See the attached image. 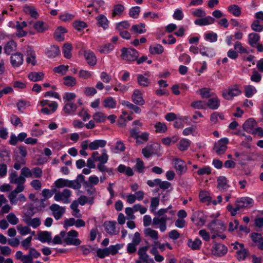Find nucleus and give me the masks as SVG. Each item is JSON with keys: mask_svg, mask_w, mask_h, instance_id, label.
Here are the masks:
<instances>
[{"mask_svg": "<svg viewBox=\"0 0 263 263\" xmlns=\"http://www.w3.org/2000/svg\"><path fill=\"white\" fill-rule=\"evenodd\" d=\"M211 173V168L209 166H204L202 168H199L197 171V174L200 176L210 175Z\"/></svg>", "mask_w": 263, "mask_h": 263, "instance_id": "nucleus-63", "label": "nucleus"}, {"mask_svg": "<svg viewBox=\"0 0 263 263\" xmlns=\"http://www.w3.org/2000/svg\"><path fill=\"white\" fill-rule=\"evenodd\" d=\"M148 246L140 248L138 251V254L139 256V260L145 263H155L152 258H150L146 253Z\"/></svg>", "mask_w": 263, "mask_h": 263, "instance_id": "nucleus-14", "label": "nucleus"}, {"mask_svg": "<svg viewBox=\"0 0 263 263\" xmlns=\"http://www.w3.org/2000/svg\"><path fill=\"white\" fill-rule=\"evenodd\" d=\"M132 100L133 103L140 106L143 105L145 103L141 91L138 89L134 90L132 96Z\"/></svg>", "mask_w": 263, "mask_h": 263, "instance_id": "nucleus-15", "label": "nucleus"}, {"mask_svg": "<svg viewBox=\"0 0 263 263\" xmlns=\"http://www.w3.org/2000/svg\"><path fill=\"white\" fill-rule=\"evenodd\" d=\"M123 246V245L122 244L117 243L115 245H111L109 246V247L106 248V249H107L108 255H109L110 254H111L114 255L116 254L118 252V251L121 249Z\"/></svg>", "mask_w": 263, "mask_h": 263, "instance_id": "nucleus-40", "label": "nucleus"}, {"mask_svg": "<svg viewBox=\"0 0 263 263\" xmlns=\"http://www.w3.org/2000/svg\"><path fill=\"white\" fill-rule=\"evenodd\" d=\"M50 210L52 211V215L56 220H59L65 213V208L54 203L50 206Z\"/></svg>", "mask_w": 263, "mask_h": 263, "instance_id": "nucleus-8", "label": "nucleus"}, {"mask_svg": "<svg viewBox=\"0 0 263 263\" xmlns=\"http://www.w3.org/2000/svg\"><path fill=\"white\" fill-rule=\"evenodd\" d=\"M34 28L38 32H43L46 29V25L42 21H37L34 24Z\"/></svg>", "mask_w": 263, "mask_h": 263, "instance_id": "nucleus-59", "label": "nucleus"}, {"mask_svg": "<svg viewBox=\"0 0 263 263\" xmlns=\"http://www.w3.org/2000/svg\"><path fill=\"white\" fill-rule=\"evenodd\" d=\"M256 122L253 118H249L243 124V129L247 133L251 134L254 130Z\"/></svg>", "mask_w": 263, "mask_h": 263, "instance_id": "nucleus-23", "label": "nucleus"}, {"mask_svg": "<svg viewBox=\"0 0 263 263\" xmlns=\"http://www.w3.org/2000/svg\"><path fill=\"white\" fill-rule=\"evenodd\" d=\"M228 11L235 16H239L241 13V8L236 5H230L228 7Z\"/></svg>", "mask_w": 263, "mask_h": 263, "instance_id": "nucleus-45", "label": "nucleus"}, {"mask_svg": "<svg viewBox=\"0 0 263 263\" xmlns=\"http://www.w3.org/2000/svg\"><path fill=\"white\" fill-rule=\"evenodd\" d=\"M154 126L155 132L158 133H164L167 129L166 124L163 122H158L156 123Z\"/></svg>", "mask_w": 263, "mask_h": 263, "instance_id": "nucleus-47", "label": "nucleus"}, {"mask_svg": "<svg viewBox=\"0 0 263 263\" xmlns=\"http://www.w3.org/2000/svg\"><path fill=\"white\" fill-rule=\"evenodd\" d=\"M37 239L42 243H49L52 240L51 233L48 231H41L37 234Z\"/></svg>", "mask_w": 263, "mask_h": 263, "instance_id": "nucleus-19", "label": "nucleus"}, {"mask_svg": "<svg viewBox=\"0 0 263 263\" xmlns=\"http://www.w3.org/2000/svg\"><path fill=\"white\" fill-rule=\"evenodd\" d=\"M73 27L78 31H81L87 27V24L82 21H75L73 22Z\"/></svg>", "mask_w": 263, "mask_h": 263, "instance_id": "nucleus-50", "label": "nucleus"}, {"mask_svg": "<svg viewBox=\"0 0 263 263\" xmlns=\"http://www.w3.org/2000/svg\"><path fill=\"white\" fill-rule=\"evenodd\" d=\"M199 197L200 200L202 202H209L211 200V198L210 193L207 191H201L200 192Z\"/></svg>", "mask_w": 263, "mask_h": 263, "instance_id": "nucleus-60", "label": "nucleus"}, {"mask_svg": "<svg viewBox=\"0 0 263 263\" xmlns=\"http://www.w3.org/2000/svg\"><path fill=\"white\" fill-rule=\"evenodd\" d=\"M251 238L253 242V246H256L260 250H263V235L258 233H253Z\"/></svg>", "mask_w": 263, "mask_h": 263, "instance_id": "nucleus-13", "label": "nucleus"}, {"mask_svg": "<svg viewBox=\"0 0 263 263\" xmlns=\"http://www.w3.org/2000/svg\"><path fill=\"white\" fill-rule=\"evenodd\" d=\"M142 153L145 158L150 157L153 154L152 145H148L142 149Z\"/></svg>", "mask_w": 263, "mask_h": 263, "instance_id": "nucleus-57", "label": "nucleus"}, {"mask_svg": "<svg viewBox=\"0 0 263 263\" xmlns=\"http://www.w3.org/2000/svg\"><path fill=\"white\" fill-rule=\"evenodd\" d=\"M78 235L77 231L71 230L67 233L66 238L65 239L64 242L67 245L79 246L81 244V240L76 238Z\"/></svg>", "mask_w": 263, "mask_h": 263, "instance_id": "nucleus-2", "label": "nucleus"}, {"mask_svg": "<svg viewBox=\"0 0 263 263\" xmlns=\"http://www.w3.org/2000/svg\"><path fill=\"white\" fill-rule=\"evenodd\" d=\"M244 92L246 97L251 98L256 93L257 90L254 86L248 85L245 86Z\"/></svg>", "mask_w": 263, "mask_h": 263, "instance_id": "nucleus-38", "label": "nucleus"}, {"mask_svg": "<svg viewBox=\"0 0 263 263\" xmlns=\"http://www.w3.org/2000/svg\"><path fill=\"white\" fill-rule=\"evenodd\" d=\"M106 145V141L104 140H96L89 144V148L90 150H96L99 147H104Z\"/></svg>", "mask_w": 263, "mask_h": 263, "instance_id": "nucleus-26", "label": "nucleus"}, {"mask_svg": "<svg viewBox=\"0 0 263 263\" xmlns=\"http://www.w3.org/2000/svg\"><path fill=\"white\" fill-rule=\"evenodd\" d=\"M84 57L87 63L90 66L96 64L97 60L94 53L90 50L86 51L84 52Z\"/></svg>", "mask_w": 263, "mask_h": 263, "instance_id": "nucleus-25", "label": "nucleus"}, {"mask_svg": "<svg viewBox=\"0 0 263 263\" xmlns=\"http://www.w3.org/2000/svg\"><path fill=\"white\" fill-rule=\"evenodd\" d=\"M29 79L32 82H37L42 80L44 74L41 72H31L28 74Z\"/></svg>", "mask_w": 263, "mask_h": 263, "instance_id": "nucleus-34", "label": "nucleus"}, {"mask_svg": "<svg viewBox=\"0 0 263 263\" xmlns=\"http://www.w3.org/2000/svg\"><path fill=\"white\" fill-rule=\"evenodd\" d=\"M139 133L140 131L138 127H134L130 130V136L134 139H136V143L141 144L142 143V141H140L139 139Z\"/></svg>", "mask_w": 263, "mask_h": 263, "instance_id": "nucleus-56", "label": "nucleus"}, {"mask_svg": "<svg viewBox=\"0 0 263 263\" xmlns=\"http://www.w3.org/2000/svg\"><path fill=\"white\" fill-rule=\"evenodd\" d=\"M240 250L237 251V257L239 260H244L248 255V251L244 248L243 244L239 245Z\"/></svg>", "mask_w": 263, "mask_h": 263, "instance_id": "nucleus-30", "label": "nucleus"}, {"mask_svg": "<svg viewBox=\"0 0 263 263\" xmlns=\"http://www.w3.org/2000/svg\"><path fill=\"white\" fill-rule=\"evenodd\" d=\"M253 203V200L251 198L248 197L241 198L236 202L235 206L236 210L238 211L241 209L249 206L252 204Z\"/></svg>", "mask_w": 263, "mask_h": 263, "instance_id": "nucleus-12", "label": "nucleus"}, {"mask_svg": "<svg viewBox=\"0 0 263 263\" xmlns=\"http://www.w3.org/2000/svg\"><path fill=\"white\" fill-rule=\"evenodd\" d=\"M102 154L98 158H96V161H99V164H105L108 160V156L107 154V151L105 149L101 150Z\"/></svg>", "mask_w": 263, "mask_h": 263, "instance_id": "nucleus-42", "label": "nucleus"}, {"mask_svg": "<svg viewBox=\"0 0 263 263\" xmlns=\"http://www.w3.org/2000/svg\"><path fill=\"white\" fill-rule=\"evenodd\" d=\"M190 141L186 139H183L181 140L178 144V148L181 151H184L186 150L190 146Z\"/></svg>", "mask_w": 263, "mask_h": 263, "instance_id": "nucleus-55", "label": "nucleus"}, {"mask_svg": "<svg viewBox=\"0 0 263 263\" xmlns=\"http://www.w3.org/2000/svg\"><path fill=\"white\" fill-rule=\"evenodd\" d=\"M144 234L145 236H149L155 240H157L159 238L158 232L150 228L145 229Z\"/></svg>", "mask_w": 263, "mask_h": 263, "instance_id": "nucleus-49", "label": "nucleus"}, {"mask_svg": "<svg viewBox=\"0 0 263 263\" xmlns=\"http://www.w3.org/2000/svg\"><path fill=\"white\" fill-rule=\"evenodd\" d=\"M199 52L202 56L212 58L215 53L214 49L211 47H205L204 46H200Z\"/></svg>", "mask_w": 263, "mask_h": 263, "instance_id": "nucleus-24", "label": "nucleus"}, {"mask_svg": "<svg viewBox=\"0 0 263 263\" xmlns=\"http://www.w3.org/2000/svg\"><path fill=\"white\" fill-rule=\"evenodd\" d=\"M77 109L76 104L72 102H67L63 107V111L68 115L73 114Z\"/></svg>", "mask_w": 263, "mask_h": 263, "instance_id": "nucleus-27", "label": "nucleus"}, {"mask_svg": "<svg viewBox=\"0 0 263 263\" xmlns=\"http://www.w3.org/2000/svg\"><path fill=\"white\" fill-rule=\"evenodd\" d=\"M217 188L221 191H225L230 187L228 184V180L224 176H219L217 178Z\"/></svg>", "mask_w": 263, "mask_h": 263, "instance_id": "nucleus-21", "label": "nucleus"}, {"mask_svg": "<svg viewBox=\"0 0 263 263\" xmlns=\"http://www.w3.org/2000/svg\"><path fill=\"white\" fill-rule=\"evenodd\" d=\"M125 9L124 6L120 4L115 5L114 7L112 15L115 17L117 15H120Z\"/></svg>", "mask_w": 263, "mask_h": 263, "instance_id": "nucleus-43", "label": "nucleus"}, {"mask_svg": "<svg viewBox=\"0 0 263 263\" xmlns=\"http://www.w3.org/2000/svg\"><path fill=\"white\" fill-rule=\"evenodd\" d=\"M145 24L140 23L139 25H134L132 27V30L135 32L139 34L143 33L146 32V29H144Z\"/></svg>", "mask_w": 263, "mask_h": 263, "instance_id": "nucleus-54", "label": "nucleus"}, {"mask_svg": "<svg viewBox=\"0 0 263 263\" xmlns=\"http://www.w3.org/2000/svg\"><path fill=\"white\" fill-rule=\"evenodd\" d=\"M140 12V7L139 6H135L132 7L129 11V15L130 17L137 18H138Z\"/></svg>", "mask_w": 263, "mask_h": 263, "instance_id": "nucleus-53", "label": "nucleus"}, {"mask_svg": "<svg viewBox=\"0 0 263 263\" xmlns=\"http://www.w3.org/2000/svg\"><path fill=\"white\" fill-rule=\"evenodd\" d=\"M251 29L256 32H261L263 30V25L260 24L258 20L253 21L251 25Z\"/></svg>", "mask_w": 263, "mask_h": 263, "instance_id": "nucleus-62", "label": "nucleus"}, {"mask_svg": "<svg viewBox=\"0 0 263 263\" xmlns=\"http://www.w3.org/2000/svg\"><path fill=\"white\" fill-rule=\"evenodd\" d=\"M63 83L65 85L68 87H73L76 85V79L71 76H67L63 78Z\"/></svg>", "mask_w": 263, "mask_h": 263, "instance_id": "nucleus-44", "label": "nucleus"}, {"mask_svg": "<svg viewBox=\"0 0 263 263\" xmlns=\"http://www.w3.org/2000/svg\"><path fill=\"white\" fill-rule=\"evenodd\" d=\"M92 117L94 120L97 123L104 122L106 119V116L101 112L95 113Z\"/></svg>", "mask_w": 263, "mask_h": 263, "instance_id": "nucleus-51", "label": "nucleus"}, {"mask_svg": "<svg viewBox=\"0 0 263 263\" xmlns=\"http://www.w3.org/2000/svg\"><path fill=\"white\" fill-rule=\"evenodd\" d=\"M115 48L114 45L111 43H108L100 47V52L103 53H108Z\"/></svg>", "mask_w": 263, "mask_h": 263, "instance_id": "nucleus-58", "label": "nucleus"}, {"mask_svg": "<svg viewBox=\"0 0 263 263\" xmlns=\"http://www.w3.org/2000/svg\"><path fill=\"white\" fill-rule=\"evenodd\" d=\"M241 93V91L237 86L229 87L222 92V96L226 100H231L234 97L238 96Z\"/></svg>", "mask_w": 263, "mask_h": 263, "instance_id": "nucleus-3", "label": "nucleus"}, {"mask_svg": "<svg viewBox=\"0 0 263 263\" xmlns=\"http://www.w3.org/2000/svg\"><path fill=\"white\" fill-rule=\"evenodd\" d=\"M116 222L115 221H106L104 223L105 230L110 235H115L119 233V230L116 229Z\"/></svg>", "mask_w": 263, "mask_h": 263, "instance_id": "nucleus-18", "label": "nucleus"}, {"mask_svg": "<svg viewBox=\"0 0 263 263\" xmlns=\"http://www.w3.org/2000/svg\"><path fill=\"white\" fill-rule=\"evenodd\" d=\"M164 51L163 46L160 44H157L154 46L149 47V52L152 54H160Z\"/></svg>", "mask_w": 263, "mask_h": 263, "instance_id": "nucleus-48", "label": "nucleus"}, {"mask_svg": "<svg viewBox=\"0 0 263 263\" xmlns=\"http://www.w3.org/2000/svg\"><path fill=\"white\" fill-rule=\"evenodd\" d=\"M60 53V50L58 46L55 45L51 46L46 51L48 57L50 58H55Z\"/></svg>", "mask_w": 263, "mask_h": 263, "instance_id": "nucleus-28", "label": "nucleus"}, {"mask_svg": "<svg viewBox=\"0 0 263 263\" xmlns=\"http://www.w3.org/2000/svg\"><path fill=\"white\" fill-rule=\"evenodd\" d=\"M229 140L227 138H223L215 143L214 149L217 155H222L225 153L227 149V144Z\"/></svg>", "mask_w": 263, "mask_h": 263, "instance_id": "nucleus-6", "label": "nucleus"}, {"mask_svg": "<svg viewBox=\"0 0 263 263\" xmlns=\"http://www.w3.org/2000/svg\"><path fill=\"white\" fill-rule=\"evenodd\" d=\"M24 189L25 187L23 185H17L16 187L10 193L8 198L11 204L15 205L17 203L16 196L18 193L23 192Z\"/></svg>", "mask_w": 263, "mask_h": 263, "instance_id": "nucleus-11", "label": "nucleus"}, {"mask_svg": "<svg viewBox=\"0 0 263 263\" xmlns=\"http://www.w3.org/2000/svg\"><path fill=\"white\" fill-rule=\"evenodd\" d=\"M67 182L68 179L60 178L58 179L55 181L54 184L55 186L58 188H62L65 186L68 187L69 185Z\"/></svg>", "mask_w": 263, "mask_h": 263, "instance_id": "nucleus-64", "label": "nucleus"}, {"mask_svg": "<svg viewBox=\"0 0 263 263\" xmlns=\"http://www.w3.org/2000/svg\"><path fill=\"white\" fill-rule=\"evenodd\" d=\"M97 20L99 25L102 27L104 29H106L108 26V21L107 18L102 14L99 15L97 16Z\"/></svg>", "mask_w": 263, "mask_h": 263, "instance_id": "nucleus-46", "label": "nucleus"}, {"mask_svg": "<svg viewBox=\"0 0 263 263\" xmlns=\"http://www.w3.org/2000/svg\"><path fill=\"white\" fill-rule=\"evenodd\" d=\"M83 186L88 195L93 196L96 194V190L95 187L88 182H85L83 184Z\"/></svg>", "mask_w": 263, "mask_h": 263, "instance_id": "nucleus-41", "label": "nucleus"}, {"mask_svg": "<svg viewBox=\"0 0 263 263\" xmlns=\"http://www.w3.org/2000/svg\"><path fill=\"white\" fill-rule=\"evenodd\" d=\"M71 195L70 190L64 189L62 192L56 193L54 196V199L56 201H62L64 203H68L70 202L69 197Z\"/></svg>", "mask_w": 263, "mask_h": 263, "instance_id": "nucleus-4", "label": "nucleus"}, {"mask_svg": "<svg viewBox=\"0 0 263 263\" xmlns=\"http://www.w3.org/2000/svg\"><path fill=\"white\" fill-rule=\"evenodd\" d=\"M72 45L70 43H65L63 47V53L66 59H70L71 57V51L72 50Z\"/></svg>", "mask_w": 263, "mask_h": 263, "instance_id": "nucleus-36", "label": "nucleus"}, {"mask_svg": "<svg viewBox=\"0 0 263 263\" xmlns=\"http://www.w3.org/2000/svg\"><path fill=\"white\" fill-rule=\"evenodd\" d=\"M24 57L23 54L20 52H16L12 54L10 57L11 64L14 67L20 66L23 63Z\"/></svg>", "mask_w": 263, "mask_h": 263, "instance_id": "nucleus-17", "label": "nucleus"}, {"mask_svg": "<svg viewBox=\"0 0 263 263\" xmlns=\"http://www.w3.org/2000/svg\"><path fill=\"white\" fill-rule=\"evenodd\" d=\"M191 106L197 109H203L206 108V103L203 101H197L192 102Z\"/></svg>", "mask_w": 263, "mask_h": 263, "instance_id": "nucleus-52", "label": "nucleus"}, {"mask_svg": "<svg viewBox=\"0 0 263 263\" xmlns=\"http://www.w3.org/2000/svg\"><path fill=\"white\" fill-rule=\"evenodd\" d=\"M227 252V247L221 243H215L212 248V254L217 256H223Z\"/></svg>", "mask_w": 263, "mask_h": 263, "instance_id": "nucleus-9", "label": "nucleus"}, {"mask_svg": "<svg viewBox=\"0 0 263 263\" xmlns=\"http://www.w3.org/2000/svg\"><path fill=\"white\" fill-rule=\"evenodd\" d=\"M260 40V35L255 33H251L248 35V43L249 45L254 47Z\"/></svg>", "mask_w": 263, "mask_h": 263, "instance_id": "nucleus-32", "label": "nucleus"}, {"mask_svg": "<svg viewBox=\"0 0 263 263\" xmlns=\"http://www.w3.org/2000/svg\"><path fill=\"white\" fill-rule=\"evenodd\" d=\"M201 243V241L199 238H196L194 240L190 239L187 241V246L193 250H199Z\"/></svg>", "mask_w": 263, "mask_h": 263, "instance_id": "nucleus-33", "label": "nucleus"}, {"mask_svg": "<svg viewBox=\"0 0 263 263\" xmlns=\"http://www.w3.org/2000/svg\"><path fill=\"white\" fill-rule=\"evenodd\" d=\"M103 104L105 108H115L116 107L117 102L114 98L109 97L104 99Z\"/></svg>", "mask_w": 263, "mask_h": 263, "instance_id": "nucleus-31", "label": "nucleus"}, {"mask_svg": "<svg viewBox=\"0 0 263 263\" xmlns=\"http://www.w3.org/2000/svg\"><path fill=\"white\" fill-rule=\"evenodd\" d=\"M23 220L26 224L33 228H36L39 227L41 224V221L40 218L36 217L31 218V217H23Z\"/></svg>", "mask_w": 263, "mask_h": 263, "instance_id": "nucleus-20", "label": "nucleus"}, {"mask_svg": "<svg viewBox=\"0 0 263 263\" xmlns=\"http://www.w3.org/2000/svg\"><path fill=\"white\" fill-rule=\"evenodd\" d=\"M122 59L127 61H135L138 57V52L134 48H123L121 49Z\"/></svg>", "mask_w": 263, "mask_h": 263, "instance_id": "nucleus-1", "label": "nucleus"}, {"mask_svg": "<svg viewBox=\"0 0 263 263\" xmlns=\"http://www.w3.org/2000/svg\"><path fill=\"white\" fill-rule=\"evenodd\" d=\"M23 10L26 13L29 14L31 17L34 18H37L39 16V14L33 6L26 5L24 7Z\"/></svg>", "mask_w": 263, "mask_h": 263, "instance_id": "nucleus-35", "label": "nucleus"}, {"mask_svg": "<svg viewBox=\"0 0 263 263\" xmlns=\"http://www.w3.org/2000/svg\"><path fill=\"white\" fill-rule=\"evenodd\" d=\"M212 233H219L225 230L224 223L220 220H213L208 226Z\"/></svg>", "mask_w": 263, "mask_h": 263, "instance_id": "nucleus-5", "label": "nucleus"}, {"mask_svg": "<svg viewBox=\"0 0 263 263\" xmlns=\"http://www.w3.org/2000/svg\"><path fill=\"white\" fill-rule=\"evenodd\" d=\"M220 105V101L216 98H213L210 99L208 102L206 103V107L208 106L209 108L216 110L218 108Z\"/></svg>", "mask_w": 263, "mask_h": 263, "instance_id": "nucleus-29", "label": "nucleus"}, {"mask_svg": "<svg viewBox=\"0 0 263 263\" xmlns=\"http://www.w3.org/2000/svg\"><path fill=\"white\" fill-rule=\"evenodd\" d=\"M150 73L149 72H145L143 74H138L137 75V83L140 86L143 87H148L151 84L149 79Z\"/></svg>", "mask_w": 263, "mask_h": 263, "instance_id": "nucleus-10", "label": "nucleus"}, {"mask_svg": "<svg viewBox=\"0 0 263 263\" xmlns=\"http://www.w3.org/2000/svg\"><path fill=\"white\" fill-rule=\"evenodd\" d=\"M174 168L178 174L181 175L186 172L187 168L185 162L178 158L173 160Z\"/></svg>", "mask_w": 263, "mask_h": 263, "instance_id": "nucleus-16", "label": "nucleus"}, {"mask_svg": "<svg viewBox=\"0 0 263 263\" xmlns=\"http://www.w3.org/2000/svg\"><path fill=\"white\" fill-rule=\"evenodd\" d=\"M40 105L42 107H44L45 106H48L50 108L52 111H55L58 107V104L57 102L53 101L51 103H50L47 100H43L40 101Z\"/></svg>", "mask_w": 263, "mask_h": 263, "instance_id": "nucleus-37", "label": "nucleus"}, {"mask_svg": "<svg viewBox=\"0 0 263 263\" xmlns=\"http://www.w3.org/2000/svg\"><path fill=\"white\" fill-rule=\"evenodd\" d=\"M215 21L214 18L210 16H208L206 17L204 16L203 18L196 20L194 21V23L196 25L202 26L212 24L214 23Z\"/></svg>", "mask_w": 263, "mask_h": 263, "instance_id": "nucleus-22", "label": "nucleus"}, {"mask_svg": "<svg viewBox=\"0 0 263 263\" xmlns=\"http://www.w3.org/2000/svg\"><path fill=\"white\" fill-rule=\"evenodd\" d=\"M200 95L203 98H209L212 96L213 94L211 93V90L208 88H202L199 90Z\"/></svg>", "mask_w": 263, "mask_h": 263, "instance_id": "nucleus-61", "label": "nucleus"}, {"mask_svg": "<svg viewBox=\"0 0 263 263\" xmlns=\"http://www.w3.org/2000/svg\"><path fill=\"white\" fill-rule=\"evenodd\" d=\"M191 219L195 225L202 226L205 224L206 216L202 211H196L193 213Z\"/></svg>", "mask_w": 263, "mask_h": 263, "instance_id": "nucleus-7", "label": "nucleus"}, {"mask_svg": "<svg viewBox=\"0 0 263 263\" xmlns=\"http://www.w3.org/2000/svg\"><path fill=\"white\" fill-rule=\"evenodd\" d=\"M16 44L13 41L8 42L4 47V51L7 54H10L16 49Z\"/></svg>", "mask_w": 263, "mask_h": 263, "instance_id": "nucleus-39", "label": "nucleus"}]
</instances>
